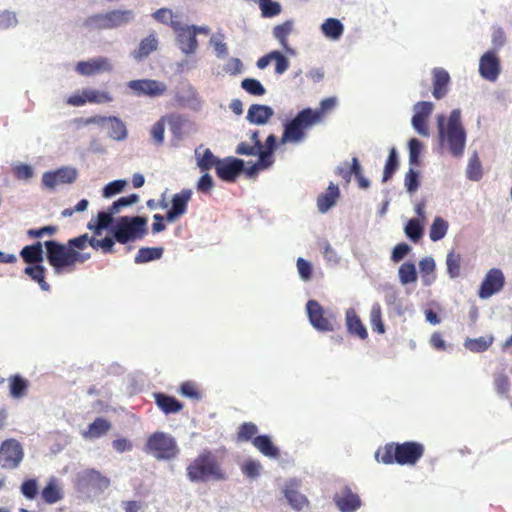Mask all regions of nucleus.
<instances>
[{"instance_id":"4","label":"nucleus","mask_w":512,"mask_h":512,"mask_svg":"<svg viewBox=\"0 0 512 512\" xmlns=\"http://www.w3.org/2000/svg\"><path fill=\"white\" fill-rule=\"evenodd\" d=\"M437 126L441 142H446L449 152L454 157L464 153L466 144V131L461 122V111L454 109L446 121L444 115H438Z\"/></svg>"},{"instance_id":"48","label":"nucleus","mask_w":512,"mask_h":512,"mask_svg":"<svg viewBox=\"0 0 512 512\" xmlns=\"http://www.w3.org/2000/svg\"><path fill=\"white\" fill-rule=\"evenodd\" d=\"M398 168V158H397V152L395 148H391L389 151V155L384 167L383 172V182H387L395 173V171Z\"/></svg>"},{"instance_id":"14","label":"nucleus","mask_w":512,"mask_h":512,"mask_svg":"<svg viewBox=\"0 0 512 512\" xmlns=\"http://www.w3.org/2000/svg\"><path fill=\"white\" fill-rule=\"evenodd\" d=\"M243 170V160L234 157L221 159L219 164L216 166L217 176L225 182H235Z\"/></svg>"},{"instance_id":"32","label":"nucleus","mask_w":512,"mask_h":512,"mask_svg":"<svg viewBox=\"0 0 512 512\" xmlns=\"http://www.w3.org/2000/svg\"><path fill=\"white\" fill-rule=\"evenodd\" d=\"M284 494L289 504L296 510H301L308 504L307 498L295 489V483L293 482L286 486Z\"/></svg>"},{"instance_id":"20","label":"nucleus","mask_w":512,"mask_h":512,"mask_svg":"<svg viewBox=\"0 0 512 512\" xmlns=\"http://www.w3.org/2000/svg\"><path fill=\"white\" fill-rule=\"evenodd\" d=\"M433 90L432 95L435 99L444 98L449 91L450 75L443 68H434L432 70Z\"/></svg>"},{"instance_id":"33","label":"nucleus","mask_w":512,"mask_h":512,"mask_svg":"<svg viewBox=\"0 0 512 512\" xmlns=\"http://www.w3.org/2000/svg\"><path fill=\"white\" fill-rule=\"evenodd\" d=\"M24 273L28 275L33 281L37 282L43 291H49L50 285L46 282V268L40 264L34 266H27Z\"/></svg>"},{"instance_id":"27","label":"nucleus","mask_w":512,"mask_h":512,"mask_svg":"<svg viewBox=\"0 0 512 512\" xmlns=\"http://www.w3.org/2000/svg\"><path fill=\"white\" fill-rule=\"evenodd\" d=\"M253 445L266 457L274 459L280 457L279 449L273 444L270 437L267 435H259L255 437L253 439Z\"/></svg>"},{"instance_id":"31","label":"nucleus","mask_w":512,"mask_h":512,"mask_svg":"<svg viewBox=\"0 0 512 512\" xmlns=\"http://www.w3.org/2000/svg\"><path fill=\"white\" fill-rule=\"evenodd\" d=\"M112 213L110 211V207L108 211L99 212L96 220H90L87 224V228L94 232V235H101L102 230L106 229L113 221Z\"/></svg>"},{"instance_id":"42","label":"nucleus","mask_w":512,"mask_h":512,"mask_svg":"<svg viewBox=\"0 0 512 512\" xmlns=\"http://www.w3.org/2000/svg\"><path fill=\"white\" fill-rule=\"evenodd\" d=\"M400 283L407 285L417 281L416 267L411 262L403 263L398 270Z\"/></svg>"},{"instance_id":"17","label":"nucleus","mask_w":512,"mask_h":512,"mask_svg":"<svg viewBox=\"0 0 512 512\" xmlns=\"http://www.w3.org/2000/svg\"><path fill=\"white\" fill-rule=\"evenodd\" d=\"M191 196L192 192L189 189H184L173 196L172 207L165 216L168 222H174L186 213Z\"/></svg>"},{"instance_id":"58","label":"nucleus","mask_w":512,"mask_h":512,"mask_svg":"<svg viewBox=\"0 0 512 512\" xmlns=\"http://www.w3.org/2000/svg\"><path fill=\"white\" fill-rule=\"evenodd\" d=\"M428 119L419 115H413L412 117V126L421 136H429Z\"/></svg>"},{"instance_id":"56","label":"nucleus","mask_w":512,"mask_h":512,"mask_svg":"<svg viewBox=\"0 0 512 512\" xmlns=\"http://www.w3.org/2000/svg\"><path fill=\"white\" fill-rule=\"evenodd\" d=\"M421 150H422L421 142L416 138H412L409 141V163L411 165L419 164V157H420Z\"/></svg>"},{"instance_id":"57","label":"nucleus","mask_w":512,"mask_h":512,"mask_svg":"<svg viewBox=\"0 0 512 512\" xmlns=\"http://www.w3.org/2000/svg\"><path fill=\"white\" fill-rule=\"evenodd\" d=\"M166 120L168 122L170 131L175 136H180L185 124V119L180 115H170L167 116Z\"/></svg>"},{"instance_id":"43","label":"nucleus","mask_w":512,"mask_h":512,"mask_svg":"<svg viewBox=\"0 0 512 512\" xmlns=\"http://www.w3.org/2000/svg\"><path fill=\"white\" fill-rule=\"evenodd\" d=\"M370 324L374 332L379 334L385 333V326L382 320V308L378 302L374 303L371 307Z\"/></svg>"},{"instance_id":"22","label":"nucleus","mask_w":512,"mask_h":512,"mask_svg":"<svg viewBox=\"0 0 512 512\" xmlns=\"http://www.w3.org/2000/svg\"><path fill=\"white\" fill-rule=\"evenodd\" d=\"M80 480L85 486L100 491L110 486V479L95 469H86L83 471Z\"/></svg>"},{"instance_id":"46","label":"nucleus","mask_w":512,"mask_h":512,"mask_svg":"<svg viewBox=\"0 0 512 512\" xmlns=\"http://www.w3.org/2000/svg\"><path fill=\"white\" fill-rule=\"evenodd\" d=\"M84 94L87 99V103L101 104L108 103L113 100L110 93L106 91H99L95 89H84Z\"/></svg>"},{"instance_id":"7","label":"nucleus","mask_w":512,"mask_h":512,"mask_svg":"<svg viewBox=\"0 0 512 512\" xmlns=\"http://www.w3.org/2000/svg\"><path fill=\"white\" fill-rule=\"evenodd\" d=\"M146 451L158 460H170L178 455L179 448L171 435L155 432L147 440Z\"/></svg>"},{"instance_id":"15","label":"nucleus","mask_w":512,"mask_h":512,"mask_svg":"<svg viewBox=\"0 0 512 512\" xmlns=\"http://www.w3.org/2000/svg\"><path fill=\"white\" fill-rule=\"evenodd\" d=\"M171 27L177 31V42L181 51L185 54L194 53L198 47L195 29L191 26L180 27L177 22H171Z\"/></svg>"},{"instance_id":"41","label":"nucleus","mask_w":512,"mask_h":512,"mask_svg":"<svg viewBox=\"0 0 512 512\" xmlns=\"http://www.w3.org/2000/svg\"><path fill=\"white\" fill-rule=\"evenodd\" d=\"M197 155V166L202 172L210 170L212 167L216 169V166L219 164L221 159H218L210 149H205L203 154L200 156L196 152Z\"/></svg>"},{"instance_id":"25","label":"nucleus","mask_w":512,"mask_h":512,"mask_svg":"<svg viewBox=\"0 0 512 512\" xmlns=\"http://www.w3.org/2000/svg\"><path fill=\"white\" fill-rule=\"evenodd\" d=\"M340 197V190L337 185L330 183L326 192L319 195L317 198V207L321 213L327 212L333 207Z\"/></svg>"},{"instance_id":"19","label":"nucleus","mask_w":512,"mask_h":512,"mask_svg":"<svg viewBox=\"0 0 512 512\" xmlns=\"http://www.w3.org/2000/svg\"><path fill=\"white\" fill-rule=\"evenodd\" d=\"M334 501L342 512H354L361 506L359 496L353 493L348 487H345L340 493H337L334 496Z\"/></svg>"},{"instance_id":"49","label":"nucleus","mask_w":512,"mask_h":512,"mask_svg":"<svg viewBox=\"0 0 512 512\" xmlns=\"http://www.w3.org/2000/svg\"><path fill=\"white\" fill-rule=\"evenodd\" d=\"M404 230L406 236L413 242H418L423 236V227L418 219H410Z\"/></svg>"},{"instance_id":"45","label":"nucleus","mask_w":512,"mask_h":512,"mask_svg":"<svg viewBox=\"0 0 512 512\" xmlns=\"http://www.w3.org/2000/svg\"><path fill=\"white\" fill-rule=\"evenodd\" d=\"M493 343L492 337L481 336L475 339H468L465 343V347L472 352H484Z\"/></svg>"},{"instance_id":"24","label":"nucleus","mask_w":512,"mask_h":512,"mask_svg":"<svg viewBox=\"0 0 512 512\" xmlns=\"http://www.w3.org/2000/svg\"><path fill=\"white\" fill-rule=\"evenodd\" d=\"M346 327L350 334L359 337L361 340L368 338L367 329L353 308H349L346 311Z\"/></svg>"},{"instance_id":"9","label":"nucleus","mask_w":512,"mask_h":512,"mask_svg":"<svg viewBox=\"0 0 512 512\" xmlns=\"http://www.w3.org/2000/svg\"><path fill=\"white\" fill-rule=\"evenodd\" d=\"M24 450L22 444L14 439H6L0 445V466L3 469H15L22 462Z\"/></svg>"},{"instance_id":"47","label":"nucleus","mask_w":512,"mask_h":512,"mask_svg":"<svg viewBox=\"0 0 512 512\" xmlns=\"http://www.w3.org/2000/svg\"><path fill=\"white\" fill-rule=\"evenodd\" d=\"M466 173L468 179L472 181H479L482 178V165L476 153L470 158Z\"/></svg>"},{"instance_id":"1","label":"nucleus","mask_w":512,"mask_h":512,"mask_svg":"<svg viewBox=\"0 0 512 512\" xmlns=\"http://www.w3.org/2000/svg\"><path fill=\"white\" fill-rule=\"evenodd\" d=\"M115 241L114 237H105L99 240L89 237L88 234H82L69 239L66 244L49 240L45 241L44 246L49 264L55 272L60 273L65 268L74 267L76 263H84L89 260L90 253L82 252L87 246H91L95 250L101 249L103 253H112Z\"/></svg>"},{"instance_id":"2","label":"nucleus","mask_w":512,"mask_h":512,"mask_svg":"<svg viewBox=\"0 0 512 512\" xmlns=\"http://www.w3.org/2000/svg\"><path fill=\"white\" fill-rule=\"evenodd\" d=\"M424 452V445L416 441L390 442L376 450L375 459L386 465L396 463L414 466L423 457Z\"/></svg>"},{"instance_id":"62","label":"nucleus","mask_w":512,"mask_h":512,"mask_svg":"<svg viewBox=\"0 0 512 512\" xmlns=\"http://www.w3.org/2000/svg\"><path fill=\"white\" fill-rule=\"evenodd\" d=\"M434 109V105L429 101H420L414 105V115L429 118Z\"/></svg>"},{"instance_id":"34","label":"nucleus","mask_w":512,"mask_h":512,"mask_svg":"<svg viewBox=\"0 0 512 512\" xmlns=\"http://www.w3.org/2000/svg\"><path fill=\"white\" fill-rule=\"evenodd\" d=\"M163 252L164 249L162 247H142L138 250L134 261L137 264H142L157 260L162 257Z\"/></svg>"},{"instance_id":"36","label":"nucleus","mask_w":512,"mask_h":512,"mask_svg":"<svg viewBox=\"0 0 512 512\" xmlns=\"http://www.w3.org/2000/svg\"><path fill=\"white\" fill-rule=\"evenodd\" d=\"M258 433V427L253 422H244L242 423L237 430L235 441L237 443H243L252 441Z\"/></svg>"},{"instance_id":"21","label":"nucleus","mask_w":512,"mask_h":512,"mask_svg":"<svg viewBox=\"0 0 512 512\" xmlns=\"http://www.w3.org/2000/svg\"><path fill=\"white\" fill-rule=\"evenodd\" d=\"M153 398L157 407L166 415L178 413L184 408L178 399L162 392L154 393Z\"/></svg>"},{"instance_id":"53","label":"nucleus","mask_w":512,"mask_h":512,"mask_svg":"<svg viewBox=\"0 0 512 512\" xmlns=\"http://www.w3.org/2000/svg\"><path fill=\"white\" fill-rule=\"evenodd\" d=\"M292 29H293V22L285 21L284 23L274 27L273 35L277 40L280 41V43L282 45H286L287 37L292 32Z\"/></svg>"},{"instance_id":"60","label":"nucleus","mask_w":512,"mask_h":512,"mask_svg":"<svg viewBox=\"0 0 512 512\" xmlns=\"http://www.w3.org/2000/svg\"><path fill=\"white\" fill-rule=\"evenodd\" d=\"M273 60H275V72L283 74L289 68L288 59L279 51H272Z\"/></svg>"},{"instance_id":"52","label":"nucleus","mask_w":512,"mask_h":512,"mask_svg":"<svg viewBox=\"0 0 512 512\" xmlns=\"http://www.w3.org/2000/svg\"><path fill=\"white\" fill-rule=\"evenodd\" d=\"M241 87L251 95L254 96H262L265 94L266 90L261 82L254 78H245L241 82Z\"/></svg>"},{"instance_id":"63","label":"nucleus","mask_w":512,"mask_h":512,"mask_svg":"<svg viewBox=\"0 0 512 512\" xmlns=\"http://www.w3.org/2000/svg\"><path fill=\"white\" fill-rule=\"evenodd\" d=\"M125 185L126 182L124 180H115L113 182H110L104 187L103 195L105 197H111L117 193H120Z\"/></svg>"},{"instance_id":"40","label":"nucleus","mask_w":512,"mask_h":512,"mask_svg":"<svg viewBox=\"0 0 512 512\" xmlns=\"http://www.w3.org/2000/svg\"><path fill=\"white\" fill-rule=\"evenodd\" d=\"M178 392L180 395L196 401L201 400L203 397L199 385L194 381H185L181 383Z\"/></svg>"},{"instance_id":"13","label":"nucleus","mask_w":512,"mask_h":512,"mask_svg":"<svg viewBox=\"0 0 512 512\" xmlns=\"http://www.w3.org/2000/svg\"><path fill=\"white\" fill-rule=\"evenodd\" d=\"M85 124L107 125L108 134L114 140H124L127 136L125 124L117 117L92 116L83 121Z\"/></svg>"},{"instance_id":"37","label":"nucleus","mask_w":512,"mask_h":512,"mask_svg":"<svg viewBox=\"0 0 512 512\" xmlns=\"http://www.w3.org/2000/svg\"><path fill=\"white\" fill-rule=\"evenodd\" d=\"M134 17L131 10H113L107 13L110 29L130 22Z\"/></svg>"},{"instance_id":"59","label":"nucleus","mask_w":512,"mask_h":512,"mask_svg":"<svg viewBox=\"0 0 512 512\" xmlns=\"http://www.w3.org/2000/svg\"><path fill=\"white\" fill-rule=\"evenodd\" d=\"M494 385L498 394L504 396L508 394L510 388V381L508 376L505 375L504 373H499L495 376Z\"/></svg>"},{"instance_id":"26","label":"nucleus","mask_w":512,"mask_h":512,"mask_svg":"<svg viewBox=\"0 0 512 512\" xmlns=\"http://www.w3.org/2000/svg\"><path fill=\"white\" fill-rule=\"evenodd\" d=\"M157 48L158 39L155 33H151L141 40L138 48L132 52V56L135 60L141 61L157 50Z\"/></svg>"},{"instance_id":"10","label":"nucleus","mask_w":512,"mask_h":512,"mask_svg":"<svg viewBox=\"0 0 512 512\" xmlns=\"http://www.w3.org/2000/svg\"><path fill=\"white\" fill-rule=\"evenodd\" d=\"M505 285V276L499 268L490 269L478 290V296L481 299H488L494 294L500 292Z\"/></svg>"},{"instance_id":"28","label":"nucleus","mask_w":512,"mask_h":512,"mask_svg":"<svg viewBox=\"0 0 512 512\" xmlns=\"http://www.w3.org/2000/svg\"><path fill=\"white\" fill-rule=\"evenodd\" d=\"M43 244L36 242L32 245H27L20 251V256L25 263L39 264L43 261Z\"/></svg>"},{"instance_id":"18","label":"nucleus","mask_w":512,"mask_h":512,"mask_svg":"<svg viewBox=\"0 0 512 512\" xmlns=\"http://www.w3.org/2000/svg\"><path fill=\"white\" fill-rule=\"evenodd\" d=\"M479 72L487 80L494 81L500 73V63L495 52L488 51L481 58Z\"/></svg>"},{"instance_id":"23","label":"nucleus","mask_w":512,"mask_h":512,"mask_svg":"<svg viewBox=\"0 0 512 512\" xmlns=\"http://www.w3.org/2000/svg\"><path fill=\"white\" fill-rule=\"evenodd\" d=\"M273 115L274 111L270 106L252 104L248 109L246 119L252 124L264 125Z\"/></svg>"},{"instance_id":"39","label":"nucleus","mask_w":512,"mask_h":512,"mask_svg":"<svg viewBox=\"0 0 512 512\" xmlns=\"http://www.w3.org/2000/svg\"><path fill=\"white\" fill-rule=\"evenodd\" d=\"M462 256L454 250L448 252L446 257L447 273L450 278H458L461 274Z\"/></svg>"},{"instance_id":"3","label":"nucleus","mask_w":512,"mask_h":512,"mask_svg":"<svg viewBox=\"0 0 512 512\" xmlns=\"http://www.w3.org/2000/svg\"><path fill=\"white\" fill-rule=\"evenodd\" d=\"M186 476L191 482L225 481L227 473L217 456L204 449L187 466Z\"/></svg>"},{"instance_id":"11","label":"nucleus","mask_w":512,"mask_h":512,"mask_svg":"<svg viewBox=\"0 0 512 512\" xmlns=\"http://www.w3.org/2000/svg\"><path fill=\"white\" fill-rule=\"evenodd\" d=\"M127 85L138 97H158L167 91V86L164 82L153 79L131 80Z\"/></svg>"},{"instance_id":"38","label":"nucleus","mask_w":512,"mask_h":512,"mask_svg":"<svg viewBox=\"0 0 512 512\" xmlns=\"http://www.w3.org/2000/svg\"><path fill=\"white\" fill-rule=\"evenodd\" d=\"M29 383L20 375H12L9 378L10 395L13 398L23 397L28 390Z\"/></svg>"},{"instance_id":"61","label":"nucleus","mask_w":512,"mask_h":512,"mask_svg":"<svg viewBox=\"0 0 512 512\" xmlns=\"http://www.w3.org/2000/svg\"><path fill=\"white\" fill-rule=\"evenodd\" d=\"M38 485L35 479H28L21 485L22 494L28 499H34L37 495Z\"/></svg>"},{"instance_id":"6","label":"nucleus","mask_w":512,"mask_h":512,"mask_svg":"<svg viewBox=\"0 0 512 512\" xmlns=\"http://www.w3.org/2000/svg\"><path fill=\"white\" fill-rule=\"evenodd\" d=\"M312 109L305 108L284 125L281 143H300L306 137V130L316 125Z\"/></svg>"},{"instance_id":"55","label":"nucleus","mask_w":512,"mask_h":512,"mask_svg":"<svg viewBox=\"0 0 512 512\" xmlns=\"http://www.w3.org/2000/svg\"><path fill=\"white\" fill-rule=\"evenodd\" d=\"M106 14H96L86 19L85 25L98 29H110L109 21Z\"/></svg>"},{"instance_id":"8","label":"nucleus","mask_w":512,"mask_h":512,"mask_svg":"<svg viewBox=\"0 0 512 512\" xmlns=\"http://www.w3.org/2000/svg\"><path fill=\"white\" fill-rule=\"evenodd\" d=\"M306 310L311 325L318 331L331 332L339 326L336 315L326 311L316 300H309Z\"/></svg>"},{"instance_id":"29","label":"nucleus","mask_w":512,"mask_h":512,"mask_svg":"<svg viewBox=\"0 0 512 512\" xmlns=\"http://www.w3.org/2000/svg\"><path fill=\"white\" fill-rule=\"evenodd\" d=\"M42 499L48 504H53L63 498V493L59 486L58 480L52 477L41 492Z\"/></svg>"},{"instance_id":"50","label":"nucleus","mask_w":512,"mask_h":512,"mask_svg":"<svg viewBox=\"0 0 512 512\" xmlns=\"http://www.w3.org/2000/svg\"><path fill=\"white\" fill-rule=\"evenodd\" d=\"M262 16L271 18L281 13V5L272 0H258Z\"/></svg>"},{"instance_id":"54","label":"nucleus","mask_w":512,"mask_h":512,"mask_svg":"<svg viewBox=\"0 0 512 512\" xmlns=\"http://www.w3.org/2000/svg\"><path fill=\"white\" fill-rule=\"evenodd\" d=\"M138 201L139 196L137 194H130L128 196L120 197L118 200L114 201L113 204L110 206V211L116 214L122 208L136 204Z\"/></svg>"},{"instance_id":"51","label":"nucleus","mask_w":512,"mask_h":512,"mask_svg":"<svg viewBox=\"0 0 512 512\" xmlns=\"http://www.w3.org/2000/svg\"><path fill=\"white\" fill-rule=\"evenodd\" d=\"M336 105V99L334 97H329V98H325L323 99L321 102H320V107L313 110L312 109V114H313V118H316L315 119V122L318 124L320 123L323 118H324V115L326 114V112L332 110Z\"/></svg>"},{"instance_id":"35","label":"nucleus","mask_w":512,"mask_h":512,"mask_svg":"<svg viewBox=\"0 0 512 512\" xmlns=\"http://www.w3.org/2000/svg\"><path fill=\"white\" fill-rule=\"evenodd\" d=\"M323 34L331 39H339L343 34L344 27L342 23L336 18H328L321 26Z\"/></svg>"},{"instance_id":"44","label":"nucleus","mask_w":512,"mask_h":512,"mask_svg":"<svg viewBox=\"0 0 512 512\" xmlns=\"http://www.w3.org/2000/svg\"><path fill=\"white\" fill-rule=\"evenodd\" d=\"M448 231V223L441 217H436L430 227L429 236L434 242L445 237Z\"/></svg>"},{"instance_id":"5","label":"nucleus","mask_w":512,"mask_h":512,"mask_svg":"<svg viewBox=\"0 0 512 512\" xmlns=\"http://www.w3.org/2000/svg\"><path fill=\"white\" fill-rule=\"evenodd\" d=\"M147 219L141 216L120 217L113 227V236L120 244L142 239L147 234Z\"/></svg>"},{"instance_id":"64","label":"nucleus","mask_w":512,"mask_h":512,"mask_svg":"<svg viewBox=\"0 0 512 512\" xmlns=\"http://www.w3.org/2000/svg\"><path fill=\"white\" fill-rule=\"evenodd\" d=\"M13 174L17 179L28 180L33 176V169L27 164H19L13 168Z\"/></svg>"},{"instance_id":"16","label":"nucleus","mask_w":512,"mask_h":512,"mask_svg":"<svg viewBox=\"0 0 512 512\" xmlns=\"http://www.w3.org/2000/svg\"><path fill=\"white\" fill-rule=\"evenodd\" d=\"M112 65L106 57H96L88 61H80L76 65V71L83 76H92L102 72H110Z\"/></svg>"},{"instance_id":"30","label":"nucleus","mask_w":512,"mask_h":512,"mask_svg":"<svg viewBox=\"0 0 512 512\" xmlns=\"http://www.w3.org/2000/svg\"><path fill=\"white\" fill-rule=\"evenodd\" d=\"M111 429V423L102 418L97 417L89 426L87 431L83 433L85 438H99L102 435L106 434Z\"/></svg>"},{"instance_id":"12","label":"nucleus","mask_w":512,"mask_h":512,"mask_svg":"<svg viewBox=\"0 0 512 512\" xmlns=\"http://www.w3.org/2000/svg\"><path fill=\"white\" fill-rule=\"evenodd\" d=\"M78 172L72 167H61L55 171L45 172L42 176L43 184L54 189L59 185L72 184L76 181Z\"/></svg>"}]
</instances>
